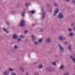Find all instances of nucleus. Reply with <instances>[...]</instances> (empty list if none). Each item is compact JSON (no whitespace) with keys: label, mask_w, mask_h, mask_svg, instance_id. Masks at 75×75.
<instances>
[{"label":"nucleus","mask_w":75,"mask_h":75,"mask_svg":"<svg viewBox=\"0 0 75 75\" xmlns=\"http://www.w3.org/2000/svg\"><path fill=\"white\" fill-rule=\"evenodd\" d=\"M59 8H57L54 11L53 15L54 16H56V15H57V14L59 12Z\"/></svg>","instance_id":"nucleus-1"},{"label":"nucleus","mask_w":75,"mask_h":75,"mask_svg":"<svg viewBox=\"0 0 75 75\" xmlns=\"http://www.w3.org/2000/svg\"><path fill=\"white\" fill-rule=\"evenodd\" d=\"M64 18V15L62 12L60 13L58 16V18L59 19H62Z\"/></svg>","instance_id":"nucleus-2"},{"label":"nucleus","mask_w":75,"mask_h":75,"mask_svg":"<svg viewBox=\"0 0 75 75\" xmlns=\"http://www.w3.org/2000/svg\"><path fill=\"white\" fill-rule=\"evenodd\" d=\"M24 24H25V21L24 20H22L19 23V25L21 27H23V26H24Z\"/></svg>","instance_id":"nucleus-3"},{"label":"nucleus","mask_w":75,"mask_h":75,"mask_svg":"<svg viewBox=\"0 0 75 75\" xmlns=\"http://www.w3.org/2000/svg\"><path fill=\"white\" fill-rule=\"evenodd\" d=\"M45 42H51V38H47L45 40Z\"/></svg>","instance_id":"nucleus-4"},{"label":"nucleus","mask_w":75,"mask_h":75,"mask_svg":"<svg viewBox=\"0 0 75 75\" xmlns=\"http://www.w3.org/2000/svg\"><path fill=\"white\" fill-rule=\"evenodd\" d=\"M58 47L62 52H63V51H64V48L61 45L59 44Z\"/></svg>","instance_id":"nucleus-5"},{"label":"nucleus","mask_w":75,"mask_h":75,"mask_svg":"<svg viewBox=\"0 0 75 75\" xmlns=\"http://www.w3.org/2000/svg\"><path fill=\"white\" fill-rule=\"evenodd\" d=\"M70 58L71 59L73 62V63H75V57L72 56L70 55Z\"/></svg>","instance_id":"nucleus-6"},{"label":"nucleus","mask_w":75,"mask_h":75,"mask_svg":"<svg viewBox=\"0 0 75 75\" xmlns=\"http://www.w3.org/2000/svg\"><path fill=\"white\" fill-rule=\"evenodd\" d=\"M3 74L4 75H8L9 74V70H7L3 72Z\"/></svg>","instance_id":"nucleus-7"},{"label":"nucleus","mask_w":75,"mask_h":75,"mask_svg":"<svg viewBox=\"0 0 75 75\" xmlns=\"http://www.w3.org/2000/svg\"><path fill=\"white\" fill-rule=\"evenodd\" d=\"M45 11H43L42 12V14H41L42 19L44 18L45 17Z\"/></svg>","instance_id":"nucleus-8"},{"label":"nucleus","mask_w":75,"mask_h":75,"mask_svg":"<svg viewBox=\"0 0 75 75\" xmlns=\"http://www.w3.org/2000/svg\"><path fill=\"white\" fill-rule=\"evenodd\" d=\"M3 30L4 31L6 32V34H8L10 32H9V31H8V30H7V29H6L5 28H3Z\"/></svg>","instance_id":"nucleus-9"},{"label":"nucleus","mask_w":75,"mask_h":75,"mask_svg":"<svg viewBox=\"0 0 75 75\" xmlns=\"http://www.w3.org/2000/svg\"><path fill=\"white\" fill-rule=\"evenodd\" d=\"M13 38L17 39V35L16 34H14L13 35Z\"/></svg>","instance_id":"nucleus-10"},{"label":"nucleus","mask_w":75,"mask_h":75,"mask_svg":"<svg viewBox=\"0 0 75 75\" xmlns=\"http://www.w3.org/2000/svg\"><path fill=\"white\" fill-rule=\"evenodd\" d=\"M46 71H51L52 70V68L51 67H48L46 68Z\"/></svg>","instance_id":"nucleus-11"},{"label":"nucleus","mask_w":75,"mask_h":75,"mask_svg":"<svg viewBox=\"0 0 75 75\" xmlns=\"http://www.w3.org/2000/svg\"><path fill=\"white\" fill-rule=\"evenodd\" d=\"M63 38V36H61L59 37L58 38V39L59 40H60L61 41L62 40V39Z\"/></svg>","instance_id":"nucleus-12"},{"label":"nucleus","mask_w":75,"mask_h":75,"mask_svg":"<svg viewBox=\"0 0 75 75\" xmlns=\"http://www.w3.org/2000/svg\"><path fill=\"white\" fill-rule=\"evenodd\" d=\"M8 71H9L12 72V71H14V69L13 68H9L8 69Z\"/></svg>","instance_id":"nucleus-13"},{"label":"nucleus","mask_w":75,"mask_h":75,"mask_svg":"<svg viewBox=\"0 0 75 75\" xmlns=\"http://www.w3.org/2000/svg\"><path fill=\"white\" fill-rule=\"evenodd\" d=\"M38 67L39 69H42V68L43 67V66H42V65L41 64H39L38 65Z\"/></svg>","instance_id":"nucleus-14"},{"label":"nucleus","mask_w":75,"mask_h":75,"mask_svg":"<svg viewBox=\"0 0 75 75\" xmlns=\"http://www.w3.org/2000/svg\"><path fill=\"white\" fill-rule=\"evenodd\" d=\"M68 49L69 51H71L72 50V47L71 45H69L68 47Z\"/></svg>","instance_id":"nucleus-15"},{"label":"nucleus","mask_w":75,"mask_h":75,"mask_svg":"<svg viewBox=\"0 0 75 75\" xmlns=\"http://www.w3.org/2000/svg\"><path fill=\"white\" fill-rule=\"evenodd\" d=\"M70 37H72L74 35V33L73 32H70L69 34Z\"/></svg>","instance_id":"nucleus-16"},{"label":"nucleus","mask_w":75,"mask_h":75,"mask_svg":"<svg viewBox=\"0 0 75 75\" xmlns=\"http://www.w3.org/2000/svg\"><path fill=\"white\" fill-rule=\"evenodd\" d=\"M67 30L68 31H69V32H71V31H72V28H68Z\"/></svg>","instance_id":"nucleus-17"},{"label":"nucleus","mask_w":75,"mask_h":75,"mask_svg":"<svg viewBox=\"0 0 75 75\" xmlns=\"http://www.w3.org/2000/svg\"><path fill=\"white\" fill-rule=\"evenodd\" d=\"M53 4L54 6L55 7H57V6H58V4L57 2H54Z\"/></svg>","instance_id":"nucleus-18"},{"label":"nucleus","mask_w":75,"mask_h":75,"mask_svg":"<svg viewBox=\"0 0 75 75\" xmlns=\"http://www.w3.org/2000/svg\"><path fill=\"white\" fill-rule=\"evenodd\" d=\"M31 37L32 38V40L33 41H35V40L34 38H35V36L34 35H32Z\"/></svg>","instance_id":"nucleus-19"},{"label":"nucleus","mask_w":75,"mask_h":75,"mask_svg":"<svg viewBox=\"0 0 75 75\" xmlns=\"http://www.w3.org/2000/svg\"><path fill=\"white\" fill-rule=\"evenodd\" d=\"M34 44L35 45H38V44H39V42H38L35 41L34 42Z\"/></svg>","instance_id":"nucleus-20"},{"label":"nucleus","mask_w":75,"mask_h":75,"mask_svg":"<svg viewBox=\"0 0 75 75\" xmlns=\"http://www.w3.org/2000/svg\"><path fill=\"white\" fill-rule=\"evenodd\" d=\"M20 37L22 38H24L25 36H24L23 35L21 34L19 35Z\"/></svg>","instance_id":"nucleus-21"},{"label":"nucleus","mask_w":75,"mask_h":75,"mask_svg":"<svg viewBox=\"0 0 75 75\" xmlns=\"http://www.w3.org/2000/svg\"><path fill=\"white\" fill-rule=\"evenodd\" d=\"M17 41L18 42H20L21 41V38H19L17 39Z\"/></svg>","instance_id":"nucleus-22"},{"label":"nucleus","mask_w":75,"mask_h":75,"mask_svg":"<svg viewBox=\"0 0 75 75\" xmlns=\"http://www.w3.org/2000/svg\"><path fill=\"white\" fill-rule=\"evenodd\" d=\"M42 41H43L42 39H40L38 40V42H42Z\"/></svg>","instance_id":"nucleus-23"},{"label":"nucleus","mask_w":75,"mask_h":75,"mask_svg":"<svg viewBox=\"0 0 75 75\" xmlns=\"http://www.w3.org/2000/svg\"><path fill=\"white\" fill-rule=\"evenodd\" d=\"M22 17H24L25 16V11H23L21 14Z\"/></svg>","instance_id":"nucleus-24"},{"label":"nucleus","mask_w":75,"mask_h":75,"mask_svg":"<svg viewBox=\"0 0 75 75\" xmlns=\"http://www.w3.org/2000/svg\"><path fill=\"white\" fill-rule=\"evenodd\" d=\"M69 75V73L68 72H67L63 74V75Z\"/></svg>","instance_id":"nucleus-25"},{"label":"nucleus","mask_w":75,"mask_h":75,"mask_svg":"<svg viewBox=\"0 0 75 75\" xmlns=\"http://www.w3.org/2000/svg\"><path fill=\"white\" fill-rule=\"evenodd\" d=\"M18 48V46L17 45H15L13 47L14 49H17Z\"/></svg>","instance_id":"nucleus-26"},{"label":"nucleus","mask_w":75,"mask_h":75,"mask_svg":"<svg viewBox=\"0 0 75 75\" xmlns=\"http://www.w3.org/2000/svg\"><path fill=\"white\" fill-rule=\"evenodd\" d=\"M30 13L32 14H34L35 13V11H30Z\"/></svg>","instance_id":"nucleus-27"},{"label":"nucleus","mask_w":75,"mask_h":75,"mask_svg":"<svg viewBox=\"0 0 75 75\" xmlns=\"http://www.w3.org/2000/svg\"><path fill=\"white\" fill-rule=\"evenodd\" d=\"M64 66L63 65H62L60 67V69H63V68H64Z\"/></svg>","instance_id":"nucleus-28"},{"label":"nucleus","mask_w":75,"mask_h":75,"mask_svg":"<svg viewBox=\"0 0 75 75\" xmlns=\"http://www.w3.org/2000/svg\"><path fill=\"white\" fill-rule=\"evenodd\" d=\"M11 75H17V74L14 72H13L11 73Z\"/></svg>","instance_id":"nucleus-29"},{"label":"nucleus","mask_w":75,"mask_h":75,"mask_svg":"<svg viewBox=\"0 0 75 75\" xmlns=\"http://www.w3.org/2000/svg\"><path fill=\"white\" fill-rule=\"evenodd\" d=\"M44 30H45V29L44 28H42L40 30V31H41V32H43V31H44Z\"/></svg>","instance_id":"nucleus-30"},{"label":"nucleus","mask_w":75,"mask_h":75,"mask_svg":"<svg viewBox=\"0 0 75 75\" xmlns=\"http://www.w3.org/2000/svg\"><path fill=\"white\" fill-rule=\"evenodd\" d=\"M33 75H39V74H38V72H37L36 73H35Z\"/></svg>","instance_id":"nucleus-31"},{"label":"nucleus","mask_w":75,"mask_h":75,"mask_svg":"<svg viewBox=\"0 0 75 75\" xmlns=\"http://www.w3.org/2000/svg\"><path fill=\"white\" fill-rule=\"evenodd\" d=\"M55 64H56V62H52V65H55Z\"/></svg>","instance_id":"nucleus-32"},{"label":"nucleus","mask_w":75,"mask_h":75,"mask_svg":"<svg viewBox=\"0 0 75 75\" xmlns=\"http://www.w3.org/2000/svg\"><path fill=\"white\" fill-rule=\"evenodd\" d=\"M67 39V38L66 37H63V39L62 40H66Z\"/></svg>","instance_id":"nucleus-33"},{"label":"nucleus","mask_w":75,"mask_h":75,"mask_svg":"<svg viewBox=\"0 0 75 75\" xmlns=\"http://www.w3.org/2000/svg\"><path fill=\"white\" fill-rule=\"evenodd\" d=\"M30 5V3L26 4H25V6H26V7H28Z\"/></svg>","instance_id":"nucleus-34"},{"label":"nucleus","mask_w":75,"mask_h":75,"mask_svg":"<svg viewBox=\"0 0 75 75\" xmlns=\"http://www.w3.org/2000/svg\"><path fill=\"white\" fill-rule=\"evenodd\" d=\"M23 67H21L19 68V69L20 70H22V69H23Z\"/></svg>","instance_id":"nucleus-35"},{"label":"nucleus","mask_w":75,"mask_h":75,"mask_svg":"<svg viewBox=\"0 0 75 75\" xmlns=\"http://www.w3.org/2000/svg\"><path fill=\"white\" fill-rule=\"evenodd\" d=\"M28 32V30H25V34H27Z\"/></svg>","instance_id":"nucleus-36"},{"label":"nucleus","mask_w":75,"mask_h":75,"mask_svg":"<svg viewBox=\"0 0 75 75\" xmlns=\"http://www.w3.org/2000/svg\"><path fill=\"white\" fill-rule=\"evenodd\" d=\"M15 13V12L14 11H12L11 12V14H14Z\"/></svg>","instance_id":"nucleus-37"},{"label":"nucleus","mask_w":75,"mask_h":75,"mask_svg":"<svg viewBox=\"0 0 75 75\" xmlns=\"http://www.w3.org/2000/svg\"><path fill=\"white\" fill-rule=\"evenodd\" d=\"M47 7H49V6H50V4H47Z\"/></svg>","instance_id":"nucleus-38"},{"label":"nucleus","mask_w":75,"mask_h":75,"mask_svg":"<svg viewBox=\"0 0 75 75\" xmlns=\"http://www.w3.org/2000/svg\"><path fill=\"white\" fill-rule=\"evenodd\" d=\"M72 3H73L74 4H75V0H72Z\"/></svg>","instance_id":"nucleus-39"},{"label":"nucleus","mask_w":75,"mask_h":75,"mask_svg":"<svg viewBox=\"0 0 75 75\" xmlns=\"http://www.w3.org/2000/svg\"><path fill=\"white\" fill-rule=\"evenodd\" d=\"M64 44H68V42H67V41L65 42H64Z\"/></svg>","instance_id":"nucleus-40"},{"label":"nucleus","mask_w":75,"mask_h":75,"mask_svg":"<svg viewBox=\"0 0 75 75\" xmlns=\"http://www.w3.org/2000/svg\"><path fill=\"white\" fill-rule=\"evenodd\" d=\"M75 25V24H74V23H72L71 24V26H73V25Z\"/></svg>","instance_id":"nucleus-41"},{"label":"nucleus","mask_w":75,"mask_h":75,"mask_svg":"<svg viewBox=\"0 0 75 75\" xmlns=\"http://www.w3.org/2000/svg\"><path fill=\"white\" fill-rule=\"evenodd\" d=\"M22 71L23 72H24V69L23 68L22 70Z\"/></svg>","instance_id":"nucleus-42"},{"label":"nucleus","mask_w":75,"mask_h":75,"mask_svg":"<svg viewBox=\"0 0 75 75\" xmlns=\"http://www.w3.org/2000/svg\"><path fill=\"white\" fill-rule=\"evenodd\" d=\"M6 23L7 24H8H8H10V23H9V22L8 21H6Z\"/></svg>","instance_id":"nucleus-43"},{"label":"nucleus","mask_w":75,"mask_h":75,"mask_svg":"<svg viewBox=\"0 0 75 75\" xmlns=\"http://www.w3.org/2000/svg\"><path fill=\"white\" fill-rule=\"evenodd\" d=\"M65 1H67V2H69V1H70V0H65Z\"/></svg>","instance_id":"nucleus-44"},{"label":"nucleus","mask_w":75,"mask_h":75,"mask_svg":"<svg viewBox=\"0 0 75 75\" xmlns=\"http://www.w3.org/2000/svg\"><path fill=\"white\" fill-rule=\"evenodd\" d=\"M26 75H29V74L28 73H26L25 74Z\"/></svg>","instance_id":"nucleus-45"},{"label":"nucleus","mask_w":75,"mask_h":75,"mask_svg":"<svg viewBox=\"0 0 75 75\" xmlns=\"http://www.w3.org/2000/svg\"><path fill=\"white\" fill-rule=\"evenodd\" d=\"M37 64V62H35L34 63V64Z\"/></svg>","instance_id":"nucleus-46"},{"label":"nucleus","mask_w":75,"mask_h":75,"mask_svg":"<svg viewBox=\"0 0 75 75\" xmlns=\"http://www.w3.org/2000/svg\"><path fill=\"white\" fill-rule=\"evenodd\" d=\"M43 8H41V11H42V10H43Z\"/></svg>","instance_id":"nucleus-47"},{"label":"nucleus","mask_w":75,"mask_h":75,"mask_svg":"<svg viewBox=\"0 0 75 75\" xmlns=\"http://www.w3.org/2000/svg\"><path fill=\"white\" fill-rule=\"evenodd\" d=\"M28 56L29 57H30V54H29L28 55Z\"/></svg>","instance_id":"nucleus-48"},{"label":"nucleus","mask_w":75,"mask_h":75,"mask_svg":"<svg viewBox=\"0 0 75 75\" xmlns=\"http://www.w3.org/2000/svg\"><path fill=\"white\" fill-rule=\"evenodd\" d=\"M73 29H74V30H75V27H74L73 28Z\"/></svg>","instance_id":"nucleus-49"},{"label":"nucleus","mask_w":75,"mask_h":75,"mask_svg":"<svg viewBox=\"0 0 75 75\" xmlns=\"http://www.w3.org/2000/svg\"><path fill=\"white\" fill-rule=\"evenodd\" d=\"M50 13H51V12H52V10H50Z\"/></svg>","instance_id":"nucleus-50"},{"label":"nucleus","mask_w":75,"mask_h":75,"mask_svg":"<svg viewBox=\"0 0 75 75\" xmlns=\"http://www.w3.org/2000/svg\"><path fill=\"white\" fill-rule=\"evenodd\" d=\"M73 75H75V74H73Z\"/></svg>","instance_id":"nucleus-51"},{"label":"nucleus","mask_w":75,"mask_h":75,"mask_svg":"<svg viewBox=\"0 0 75 75\" xmlns=\"http://www.w3.org/2000/svg\"><path fill=\"white\" fill-rule=\"evenodd\" d=\"M74 69H75V67H74Z\"/></svg>","instance_id":"nucleus-52"}]
</instances>
